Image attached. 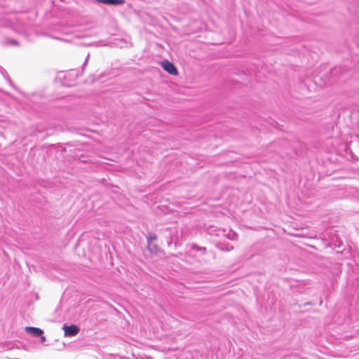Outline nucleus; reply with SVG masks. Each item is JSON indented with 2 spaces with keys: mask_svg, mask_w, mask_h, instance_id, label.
Listing matches in <instances>:
<instances>
[{
  "mask_svg": "<svg viewBox=\"0 0 359 359\" xmlns=\"http://www.w3.org/2000/svg\"><path fill=\"white\" fill-rule=\"evenodd\" d=\"M11 31L24 34L25 32V25L14 15L0 14V34H6Z\"/></svg>",
  "mask_w": 359,
  "mask_h": 359,
  "instance_id": "1",
  "label": "nucleus"
},
{
  "mask_svg": "<svg viewBox=\"0 0 359 359\" xmlns=\"http://www.w3.org/2000/svg\"><path fill=\"white\" fill-rule=\"evenodd\" d=\"M207 233L212 236L222 238L225 234V229L215 225H210L207 228Z\"/></svg>",
  "mask_w": 359,
  "mask_h": 359,
  "instance_id": "2",
  "label": "nucleus"
},
{
  "mask_svg": "<svg viewBox=\"0 0 359 359\" xmlns=\"http://www.w3.org/2000/svg\"><path fill=\"white\" fill-rule=\"evenodd\" d=\"M62 329L65 331V335L66 337L76 336L79 332V327L75 325H67L65 324L62 327Z\"/></svg>",
  "mask_w": 359,
  "mask_h": 359,
  "instance_id": "3",
  "label": "nucleus"
},
{
  "mask_svg": "<svg viewBox=\"0 0 359 359\" xmlns=\"http://www.w3.org/2000/svg\"><path fill=\"white\" fill-rule=\"evenodd\" d=\"M161 66L165 71L169 73L171 75H177V70L173 63L170 61L165 60L161 62Z\"/></svg>",
  "mask_w": 359,
  "mask_h": 359,
  "instance_id": "4",
  "label": "nucleus"
},
{
  "mask_svg": "<svg viewBox=\"0 0 359 359\" xmlns=\"http://www.w3.org/2000/svg\"><path fill=\"white\" fill-rule=\"evenodd\" d=\"M25 331L27 334L35 337H39V336L43 334V331L39 327H26Z\"/></svg>",
  "mask_w": 359,
  "mask_h": 359,
  "instance_id": "5",
  "label": "nucleus"
},
{
  "mask_svg": "<svg viewBox=\"0 0 359 359\" xmlns=\"http://www.w3.org/2000/svg\"><path fill=\"white\" fill-rule=\"evenodd\" d=\"M97 1L105 5H122L125 3V0H96Z\"/></svg>",
  "mask_w": 359,
  "mask_h": 359,
  "instance_id": "6",
  "label": "nucleus"
},
{
  "mask_svg": "<svg viewBox=\"0 0 359 359\" xmlns=\"http://www.w3.org/2000/svg\"><path fill=\"white\" fill-rule=\"evenodd\" d=\"M216 248L217 249H219V250L224 251V252H229L233 249V245H231L229 243L224 244V243H217Z\"/></svg>",
  "mask_w": 359,
  "mask_h": 359,
  "instance_id": "7",
  "label": "nucleus"
},
{
  "mask_svg": "<svg viewBox=\"0 0 359 359\" xmlns=\"http://www.w3.org/2000/svg\"><path fill=\"white\" fill-rule=\"evenodd\" d=\"M237 237L238 234L231 229H225V234L222 236V238H226L229 240H236L237 239Z\"/></svg>",
  "mask_w": 359,
  "mask_h": 359,
  "instance_id": "8",
  "label": "nucleus"
},
{
  "mask_svg": "<svg viewBox=\"0 0 359 359\" xmlns=\"http://www.w3.org/2000/svg\"><path fill=\"white\" fill-rule=\"evenodd\" d=\"M191 248L195 251L200 252L201 255H205L206 253V248L205 247H200L196 243H192L191 245Z\"/></svg>",
  "mask_w": 359,
  "mask_h": 359,
  "instance_id": "9",
  "label": "nucleus"
},
{
  "mask_svg": "<svg viewBox=\"0 0 359 359\" xmlns=\"http://www.w3.org/2000/svg\"><path fill=\"white\" fill-rule=\"evenodd\" d=\"M156 239H157V236L155 234L149 233L147 236L148 248H150V246L151 245V243H153V241H156Z\"/></svg>",
  "mask_w": 359,
  "mask_h": 359,
  "instance_id": "10",
  "label": "nucleus"
},
{
  "mask_svg": "<svg viewBox=\"0 0 359 359\" xmlns=\"http://www.w3.org/2000/svg\"><path fill=\"white\" fill-rule=\"evenodd\" d=\"M1 74H3V76H4V78L7 80L8 83L10 84V86L13 88H15V86H14V84L12 82V81L11 80V79L9 78L7 72H6V70L4 69H2L1 71Z\"/></svg>",
  "mask_w": 359,
  "mask_h": 359,
  "instance_id": "11",
  "label": "nucleus"
},
{
  "mask_svg": "<svg viewBox=\"0 0 359 359\" xmlns=\"http://www.w3.org/2000/svg\"><path fill=\"white\" fill-rule=\"evenodd\" d=\"M149 250L151 252H156L157 250H158V246L156 244H153V243H151V245L150 246V248H148Z\"/></svg>",
  "mask_w": 359,
  "mask_h": 359,
  "instance_id": "12",
  "label": "nucleus"
},
{
  "mask_svg": "<svg viewBox=\"0 0 359 359\" xmlns=\"http://www.w3.org/2000/svg\"><path fill=\"white\" fill-rule=\"evenodd\" d=\"M5 43L7 44V45H17L18 44V41L14 40V39H9V40H7L5 42Z\"/></svg>",
  "mask_w": 359,
  "mask_h": 359,
  "instance_id": "13",
  "label": "nucleus"
},
{
  "mask_svg": "<svg viewBox=\"0 0 359 359\" xmlns=\"http://www.w3.org/2000/svg\"><path fill=\"white\" fill-rule=\"evenodd\" d=\"M89 57H90V54H88L85 61L83 62V69L85 68V67L88 64V60H89Z\"/></svg>",
  "mask_w": 359,
  "mask_h": 359,
  "instance_id": "14",
  "label": "nucleus"
},
{
  "mask_svg": "<svg viewBox=\"0 0 359 359\" xmlns=\"http://www.w3.org/2000/svg\"><path fill=\"white\" fill-rule=\"evenodd\" d=\"M339 68H337V67H335V68H334V69L332 70L331 73H332V74H337L338 73V72H339Z\"/></svg>",
  "mask_w": 359,
  "mask_h": 359,
  "instance_id": "15",
  "label": "nucleus"
},
{
  "mask_svg": "<svg viewBox=\"0 0 359 359\" xmlns=\"http://www.w3.org/2000/svg\"><path fill=\"white\" fill-rule=\"evenodd\" d=\"M39 337L41 338V343H43L46 341V337L43 336V334L41 336H39Z\"/></svg>",
  "mask_w": 359,
  "mask_h": 359,
  "instance_id": "16",
  "label": "nucleus"
}]
</instances>
